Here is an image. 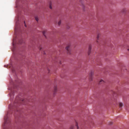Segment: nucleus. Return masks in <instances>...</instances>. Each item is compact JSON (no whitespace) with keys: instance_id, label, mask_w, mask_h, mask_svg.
<instances>
[{"instance_id":"obj_1","label":"nucleus","mask_w":129,"mask_h":129,"mask_svg":"<svg viewBox=\"0 0 129 129\" xmlns=\"http://www.w3.org/2000/svg\"><path fill=\"white\" fill-rule=\"evenodd\" d=\"M70 45H68L66 48V49L67 51V53L68 54H70Z\"/></svg>"},{"instance_id":"obj_2","label":"nucleus","mask_w":129,"mask_h":129,"mask_svg":"<svg viewBox=\"0 0 129 129\" xmlns=\"http://www.w3.org/2000/svg\"><path fill=\"white\" fill-rule=\"evenodd\" d=\"M4 119L5 123L4 125L5 126V124H6L8 123V121L9 120L7 115H6L5 116Z\"/></svg>"},{"instance_id":"obj_3","label":"nucleus","mask_w":129,"mask_h":129,"mask_svg":"<svg viewBox=\"0 0 129 129\" xmlns=\"http://www.w3.org/2000/svg\"><path fill=\"white\" fill-rule=\"evenodd\" d=\"M91 47L92 46L91 45H89L88 48V55H89L90 53Z\"/></svg>"},{"instance_id":"obj_4","label":"nucleus","mask_w":129,"mask_h":129,"mask_svg":"<svg viewBox=\"0 0 129 129\" xmlns=\"http://www.w3.org/2000/svg\"><path fill=\"white\" fill-rule=\"evenodd\" d=\"M18 44H21L24 42V41L22 38H20L18 39Z\"/></svg>"},{"instance_id":"obj_5","label":"nucleus","mask_w":129,"mask_h":129,"mask_svg":"<svg viewBox=\"0 0 129 129\" xmlns=\"http://www.w3.org/2000/svg\"><path fill=\"white\" fill-rule=\"evenodd\" d=\"M57 91V88L55 86L54 87V89L53 90V93L55 94L56 92Z\"/></svg>"},{"instance_id":"obj_6","label":"nucleus","mask_w":129,"mask_h":129,"mask_svg":"<svg viewBox=\"0 0 129 129\" xmlns=\"http://www.w3.org/2000/svg\"><path fill=\"white\" fill-rule=\"evenodd\" d=\"M16 26L15 28V31L16 32L17 31L18 28V26H17L18 25V23H17V22H16Z\"/></svg>"},{"instance_id":"obj_7","label":"nucleus","mask_w":129,"mask_h":129,"mask_svg":"<svg viewBox=\"0 0 129 129\" xmlns=\"http://www.w3.org/2000/svg\"><path fill=\"white\" fill-rule=\"evenodd\" d=\"M93 75V72H91L90 74V76L91 78H92V76Z\"/></svg>"},{"instance_id":"obj_8","label":"nucleus","mask_w":129,"mask_h":129,"mask_svg":"<svg viewBox=\"0 0 129 129\" xmlns=\"http://www.w3.org/2000/svg\"><path fill=\"white\" fill-rule=\"evenodd\" d=\"M16 43V41L14 39H13V45L14 46Z\"/></svg>"},{"instance_id":"obj_9","label":"nucleus","mask_w":129,"mask_h":129,"mask_svg":"<svg viewBox=\"0 0 129 129\" xmlns=\"http://www.w3.org/2000/svg\"><path fill=\"white\" fill-rule=\"evenodd\" d=\"M104 82V81L103 80H100L99 82V84H101V83H103Z\"/></svg>"},{"instance_id":"obj_10","label":"nucleus","mask_w":129,"mask_h":129,"mask_svg":"<svg viewBox=\"0 0 129 129\" xmlns=\"http://www.w3.org/2000/svg\"><path fill=\"white\" fill-rule=\"evenodd\" d=\"M100 36V34H98L97 36V40H98L99 39V38Z\"/></svg>"},{"instance_id":"obj_11","label":"nucleus","mask_w":129,"mask_h":129,"mask_svg":"<svg viewBox=\"0 0 129 129\" xmlns=\"http://www.w3.org/2000/svg\"><path fill=\"white\" fill-rule=\"evenodd\" d=\"M46 31H43V35L46 37V36H45V34L46 33Z\"/></svg>"},{"instance_id":"obj_12","label":"nucleus","mask_w":129,"mask_h":129,"mask_svg":"<svg viewBox=\"0 0 129 129\" xmlns=\"http://www.w3.org/2000/svg\"><path fill=\"white\" fill-rule=\"evenodd\" d=\"M76 126L77 127V129H78L79 127L78 126V123L77 122L76 123Z\"/></svg>"},{"instance_id":"obj_13","label":"nucleus","mask_w":129,"mask_h":129,"mask_svg":"<svg viewBox=\"0 0 129 129\" xmlns=\"http://www.w3.org/2000/svg\"><path fill=\"white\" fill-rule=\"evenodd\" d=\"M123 104H122L121 103H120L119 104V106L120 107H121L122 106Z\"/></svg>"},{"instance_id":"obj_14","label":"nucleus","mask_w":129,"mask_h":129,"mask_svg":"<svg viewBox=\"0 0 129 129\" xmlns=\"http://www.w3.org/2000/svg\"><path fill=\"white\" fill-rule=\"evenodd\" d=\"M74 126L73 125H71V126L70 129H74Z\"/></svg>"},{"instance_id":"obj_15","label":"nucleus","mask_w":129,"mask_h":129,"mask_svg":"<svg viewBox=\"0 0 129 129\" xmlns=\"http://www.w3.org/2000/svg\"><path fill=\"white\" fill-rule=\"evenodd\" d=\"M126 11V9H123L122 11L123 13H124Z\"/></svg>"},{"instance_id":"obj_16","label":"nucleus","mask_w":129,"mask_h":129,"mask_svg":"<svg viewBox=\"0 0 129 129\" xmlns=\"http://www.w3.org/2000/svg\"><path fill=\"white\" fill-rule=\"evenodd\" d=\"M35 19L36 21H38L39 20V19L37 17H35Z\"/></svg>"},{"instance_id":"obj_17","label":"nucleus","mask_w":129,"mask_h":129,"mask_svg":"<svg viewBox=\"0 0 129 129\" xmlns=\"http://www.w3.org/2000/svg\"><path fill=\"white\" fill-rule=\"evenodd\" d=\"M61 23V21H59L58 22V25H59Z\"/></svg>"},{"instance_id":"obj_18","label":"nucleus","mask_w":129,"mask_h":129,"mask_svg":"<svg viewBox=\"0 0 129 129\" xmlns=\"http://www.w3.org/2000/svg\"><path fill=\"white\" fill-rule=\"evenodd\" d=\"M49 8H50V9H52V6H51V3H50V4Z\"/></svg>"},{"instance_id":"obj_19","label":"nucleus","mask_w":129,"mask_h":129,"mask_svg":"<svg viewBox=\"0 0 129 129\" xmlns=\"http://www.w3.org/2000/svg\"><path fill=\"white\" fill-rule=\"evenodd\" d=\"M12 107V106H11V105H10V106H9V108H11Z\"/></svg>"},{"instance_id":"obj_20","label":"nucleus","mask_w":129,"mask_h":129,"mask_svg":"<svg viewBox=\"0 0 129 129\" xmlns=\"http://www.w3.org/2000/svg\"><path fill=\"white\" fill-rule=\"evenodd\" d=\"M24 23H25V22H24ZM25 27H26V24H25Z\"/></svg>"},{"instance_id":"obj_21","label":"nucleus","mask_w":129,"mask_h":129,"mask_svg":"<svg viewBox=\"0 0 129 129\" xmlns=\"http://www.w3.org/2000/svg\"><path fill=\"white\" fill-rule=\"evenodd\" d=\"M41 49H42V48H41V47H40V50H41Z\"/></svg>"},{"instance_id":"obj_22","label":"nucleus","mask_w":129,"mask_h":129,"mask_svg":"<svg viewBox=\"0 0 129 129\" xmlns=\"http://www.w3.org/2000/svg\"><path fill=\"white\" fill-rule=\"evenodd\" d=\"M25 100H23L22 101L23 102Z\"/></svg>"},{"instance_id":"obj_23","label":"nucleus","mask_w":129,"mask_h":129,"mask_svg":"<svg viewBox=\"0 0 129 129\" xmlns=\"http://www.w3.org/2000/svg\"><path fill=\"white\" fill-rule=\"evenodd\" d=\"M45 54V52H44V54Z\"/></svg>"},{"instance_id":"obj_24","label":"nucleus","mask_w":129,"mask_h":129,"mask_svg":"<svg viewBox=\"0 0 129 129\" xmlns=\"http://www.w3.org/2000/svg\"><path fill=\"white\" fill-rule=\"evenodd\" d=\"M96 42H97V43H98V41L97 40L96 41Z\"/></svg>"},{"instance_id":"obj_25","label":"nucleus","mask_w":129,"mask_h":129,"mask_svg":"<svg viewBox=\"0 0 129 129\" xmlns=\"http://www.w3.org/2000/svg\"><path fill=\"white\" fill-rule=\"evenodd\" d=\"M112 123H111V124Z\"/></svg>"},{"instance_id":"obj_26","label":"nucleus","mask_w":129,"mask_h":129,"mask_svg":"<svg viewBox=\"0 0 129 129\" xmlns=\"http://www.w3.org/2000/svg\"><path fill=\"white\" fill-rule=\"evenodd\" d=\"M61 64V62H60V64Z\"/></svg>"},{"instance_id":"obj_27","label":"nucleus","mask_w":129,"mask_h":129,"mask_svg":"<svg viewBox=\"0 0 129 129\" xmlns=\"http://www.w3.org/2000/svg\"><path fill=\"white\" fill-rule=\"evenodd\" d=\"M128 50L129 51V49H128Z\"/></svg>"}]
</instances>
